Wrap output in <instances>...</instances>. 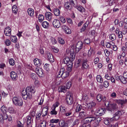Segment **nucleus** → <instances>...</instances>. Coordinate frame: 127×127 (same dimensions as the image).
I'll return each mask as SVG.
<instances>
[{
	"mask_svg": "<svg viewBox=\"0 0 127 127\" xmlns=\"http://www.w3.org/2000/svg\"><path fill=\"white\" fill-rule=\"evenodd\" d=\"M35 91V87H27L25 90H22V96L23 99L25 100L28 98H31L32 93L34 94Z\"/></svg>",
	"mask_w": 127,
	"mask_h": 127,
	"instance_id": "nucleus-1",
	"label": "nucleus"
},
{
	"mask_svg": "<svg viewBox=\"0 0 127 127\" xmlns=\"http://www.w3.org/2000/svg\"><path fill=\"white\" fill-rule=\"evenodd\" d=\"M2 113H0V119L1 120H3L6 119L8 118L7 114L8 111V109L7 107L3 106L1 108Z\"/></svg>",
	"mask_w": 127,
	"mask_h": 127,
	"instance_id": "nucleus-2",
	"label": "nucleus"
},
{
	"mask_svg": "<svg viewBox=\"0 0 127 127\" xmlns=\"http://www.w3.org/2000/svg\"><path fill=\"white\" fill-rule=\"evenodd\" d=\"M13 103L16 106H21L23 105V101L20 97H14L12 99Z\"/></svg>",
	"mask_w": 127,
	"mask_h": 127,
	"instance_id": "nucleus-3",
	"label": "nucleus"
},
{
	"mask_svg": "<svg viewBox=\"0 0 127 127\" xmlns=\"http://www.w3.org/2000/svg\"><path fill=\"white\" fill-rule=\"evenodd\" d=\"M75 50V47L73 46H72L70 51L69 49H67L66 50V52L67 54L69 53L70 56V59H71L72 61L74 60L75 57V55L74 53V51Z\"/></svg>",
	"mask_w": 127,
	"mask_h": 127,
	"instance_id": "nucleus-4",
	"label": "nucleus"
},
{
	"mask_svg": "<svg viewBox=\"0 0 127 127\" xmlns=\"http://www.w3.org/2000/svg\"><path fill=\"white\" fill-rule=\"evenodd\" d=\"M105 104L106 106H109L108 110L110 111H112L116 109L117 108V105L115 104H110L109 105V102L107 101H105Z\"/></svg>",
	"mask_w": 127,
	"mask_h": 127,
	"instance_id": "nucleus-5",
	"label": "nucleus"
},
{
	"mask_svg": "<svg viewBox=\"0 0 127 127\" xmlns=\"http://www.w3.org/2000/svg\"><path fill=\"white\" fill-rule=\"evenodd\" d=\"M59 122L58 119H52L50 120L49 127H57L58 126V123Z\"/></svg>",
	"mask_w": 127,
	"mask_h": 127,
	"instance_id": "nucleus-6",
	"label": "nucleus"
},
{
	"mask_svg": "<svg viewBox=\"0 0 127 127\" xmlns=\"http://www.w3.org/2000/svg\"><path fill=\"white\" fill-rule=\"evenodd\" d=\"M67 94L66 99V102L68 104L70 105L73 102L72 95L71 94L68 95V92L67 93Z\"/></svg>",
	"mask_w": 127,
	"mask_h": 127,
	"instance_id": "nucleus-7",
	"label": "nucleus"
},
{
	"mask_svg": "<svg viewBox=\"0 0 127 127\" xmlns=\"http://www.w3.org/2000/svg\"><path fill=\"white\" fill-rule=\"evenodd\" d=\"M121 115L122 113L121 111H118L114 114L113 117L110 118V122L112 121L113 120H118Z\"/></svg>",
	"mask_w": 127,
	"mask_h": 127,
	"instance_id": "nucleus-8",
	"label": "nucleus"
},
{
	"mask_svg": "<svg viewBox=\"0 0 127 127\" xmlns=\"http://www.w3.org/2000/svg\"><path fill=\"white\" fill-rule=\"evenodd\" d=\"M101 120V119L100 117H98L96 119L95 117L93 118L92 122L93 123L92 125L93 126L95 127L98 126Z\"/></svg>",
	"mask_w": 127,
	"mask_h": 127,
	"instance_id": "nucleus-9",
	"label": "nucleus"
},
{
	"mask_svg": "<svg viewBox=\"0 0 127 127\" xmlns=\"http://www.w3.org/2000/svg\"><path fill=\"white\" fill-rule=\"evenodd\" d=\"M83 45V43L81 41H79L77 42L76 46L75 52L76 53H78L82 48Z\"/></svg>",
	"mask_w": 127,
	"mask_h": 127,
	"instance_id": "nucleus-10",
	"label": "nucleus"
},
{
	"mask_svg": "<svg viewBox=\"0 0 127 127\" xmlns=\"http://www.w3.org/2000/svg\"><path fill=\"white\" fill-rule=\"evenodd\" d=\"M53 25L54 27L58 28L61 26L60 22L58 20L55 19L53 21Z\"/></svg>",
	"mask_w": 127,
	"mask_h": 127,
	"instance_id": "nucleus-11",
	"label": "nucleus"
},
{
	"mask_svg": "<svg viewBox=\"0 0 127 127\" xmlns=\"http://www.w3.org/2000/svg\"><path fill=\"white\" fill-rule=\"evenodd\" d=\"M96 99L98 101H100L102 100L103 101L105 102L106 100V98L104 96H102L101 94H99L97 95Z\"/></svg>",
	"mask_w": 127,
	"mask_h": 127,
	"instance_id": "nucleus-12",
	"label": "nucleus"
},
{
	"mask_svg": "<svg viewBox=\"0 0 127 127\" xmlns=\"http://www.w3.org/2000/svg\"><path fill=\"white\" fill-rule=\"evenodd\" d=\"M10 76L12 81H15L18 78V76L16 73L14 71H12L10 73Z\"/></svg>",
	"mask_w": 127,
	"mask_h": 127,
	"instance_id": "nucleus-13",
	"label": "nucleus"
},
{
	"mask_svg": "<svg viewBox=\"0 0 127 127\" xmlns=\"http://www.w3.org/2000/svg\"><path fill=\"white\" fill-rule=\"evenodd\" d=\"M104 113L103 108H100L96 110L95 111V114L97 116H101L103 115Z\"/></svg>",
	"mask_w": 127,
	"mask_h": 127,
	"instance_id": "nucleus-14",
	"label": "nucleus"
},
{
	"mask_svg": "<svg viewBox=\"0 0 127 127\" xmlns=\"http://www.w3.org/2000/svg\"><path fill=\"white\" fill-rule=\"evenodd\" d=\"M46 19L49 21H51L52 18V14L50 12H47L45 14Z\"/></svg>",
	"mask_w": 127,
	"mask_h": 127,
	"instance_id": "nucleus-15",
	"label": "nucleus"
},
{
	"mask_svg": "<svg viewBox=\"0 0 127 127\" xmlns=\"http://www.w3.org/2000/svg\"><path fill=\"white\" fill-rule=\"evenodd\" d=\"M79 116L82 119L87 117V110L85 111H83L79 113Z\"/></svg>",
	"mask_w": 127,
	"mask_h": 127,
	"instance_id": "nucleus-16",
	"label": "nucleus"
},
{
	"mask_svg": "<svg viewBox=\"0 0 127 127\" xmlns=\"http://www.w3.org/2000/svg\"><path fill=\"white\" fill-rule=\"evenodd\" d=\"M42 69H38V68H36L35 71L38 75L40 77H42L44 75V74L42 70Z\"/></svg>",
	"mask_w": 127,
	"mask_h": 127,
	"instance_id": "nucleus-17",
	"label": "nucleus"
},
{
	"mask_svg": "<svg viewBox=\"0 0 127 127\" xmlns=\"http://www.w3.org/2000/svg\"><path fill=\"white\" fill-rule=\"evenodd\" d=\"M70 5L69 1H68L65 2L64 5L65 9L67 10H71L72 8L71 6H70Z\"/></svg>",
	"mask_w": 127,
	"mask_h": 127,
	"instance_id": "nucleus-18",
	"label": "nucleus"
},
{
	"mask_svg": "<svg viewBox=\"0 0 127 127\" xmlns=\"http://www.w3.org/2000/svg\"><path fill=\"white\" fill-rule=\"evenodd\" d=\"M93 110L92 109H88V110H87V117L93 119V118H95L94 116L93 113Z\"/></svg>",
	"mask_w": 127,
	"mask_h": 127,
	"instance_id": "nucleus-19",
	"label": "nucleus"
},
{
	"mask_svg": "<svg viewBox=\"0 0 127 127\" xmlns=\"http://www.w3.org/2000/svg\"><path fill=\"white\" fill-rule=\"evenodd\" d=\"M47 57L48 60L52 62H53L54 60L52 55L49 52H47Z\"/></svg>",
	"mask_w": 127,
	"mask_h": 127,
	"instance_id": "nucleus-20",
	"label": "nucleus"
},
{
	"mask_svg": "<svg viewBox=\"0 0 127 127\" xmlns=\"http://www.w3.org/2000/svg\"><path fill=\"white\" fill-rule=\"evenodd\" d=\"M33 62L35 65H36L37 67L40 66L41 64V60L37 58L34 59Z\"/></svg>",
	"mask_w": 127,
	"mask_h": 127,
	"instance_id": "nucleus-21",
	"label": "nucleus"
},
{
	"mask_svg": "<svg viewBox=\"0 0 127 127\" xmlns=\"http://www.w3.org/2000/svg\"><path fill=\"white\" fill-rule=\"evenodd\" d=\"M67 89L65 86H62L59 87L58 89V91L59 92L65 93L66 92Z\"/></svg>",
	"mask_w": 127,
	"mask_h": 127,
	"instance_id": "nucleus-22",
	"label": "nucleus"
},
{
	"mask_svg": "<svg viewBox=\"0 0 127 127\" xmlns=\"http://www.w3.org/2000/svg\"><path fill=\"white\" fill-rule=\"evenodd\" d=\"M27 12L28 14L32 17H33L34 13V10L31 8H29L27 10Z\"/></svg>",
	"mask_w": 127,
	"mask_h": 127,
	"instance_id": "nucleus-23",
	"label": "nucleus"
},
{
	"mask_svg": "<svg viewBox=\"0 0 127 127\" xmlns=\"http://www.w3.org/2000/svg\"><path fill=\"white\" fill-rule=\"evenodd\" d=\"M88 61L87 60L84 61L83 62L82 64V67L84 69H89V66L87 63Z\"/></svg>",
	"mask_w": 127,
	"mask_h": 127,
	"instance_id": "nucleus-24",
	"label": "nucleus"
},
{
	"mask_svg": "<svg viewBox=\"0 0 127 127\" xmlns=\"http://www.w3.org/2000/svg\"><path fill=\"white\" fill-rule=\"evenodd\" d=\"M67 108L64 105H62L60 106V110L62 113H64L66 112Z\"/></svg>",
	"mask_w": 127,
	"mask_h": 127,
	"instance_id": "nucleus-25",
	"label": "nucleus"
},
{
	"mask_svg": "<svg viewBox=\"0 0 127 127\" xmlns=\"http://www.w3.org/2000/svg\"><path fill=\"white\" fill-rule=\"evenodd\" d=\"M75 7L80 12L82 13H84L85 11V9L81 6H77L76 7L75 6Z\"/></svg>",
	"mask_w": 127,
	"mask_h": 127,
	"instance_id": "nucleus-26",
	"label": "nucleus"
},
{
	"mask_svg": "<svg viewBox=\"0 0 127 127\" xmlns=\"http://www.w3.org/2000/svg\"><path fill=\"white\" fill-rule=\"evenodd\" d=\"M33 118L32 117L30 116V115L28 116L27 117V124L28 125L30 124L32 122L33 120Z\"/></svg>",
	"mask_w": 127,
	"mask_h": 127,
	"instance_id": "nucleus-27",
	"label": "nucleus"
},
{
	"mask_svg": "<svg viewBox=\"0 0 127 127\" xmlns=\"http://www.w3.org/2000/svg\"><path fill=\"white\" fill-rule=\"evenodd\" d=\"M93 119L91 118H89L88 117L85 118L84 120L85 123L88 124L89 123H92Z\"/></svg>",
	"mask_w": 127,
	"mask_h": 127,
	"instance_id": "nucleus-28",
	"label": "nucleus"
},
{
	"mask_svg": "<svg viewBox=\"0 0 127 127\" xmlns=\"http://www.w3.org/2000/svg\"><path fill=\"white\" fill-rule=\"evenodd\" d=\"M53 12L55 15L56 16H59L60 14V10L57 8H55L54 9Z\"/></svg>",
	"mask_w": 127,
	"mask_h": 127,
	"instance_id": "nucleus-29",
	"label": "nucleus"
},
{
	"mask_svg": "<svg viewBox=\"0 0 127 127\" xmlns=\"http://www.w3.org/2000/svg\"><path fill=\"white\" fill-rule=\"evenodd\" d=\"M62 77L63 79H64L68 77L69 75V72L67 71H64L62 74Z\"/></svg>",
	"mask_w": 127,
	"mask_h": 127,
	"instance_id": "nucleus-30",
	"label": "nucleus"
},
{
	"mask_svg": "<svg viewBox=\"0 0 127 127\" xmlns=\"http://www.w3.org/2000/svg\"><path fill=\"white\" fill-rule=\"evenodd\" d=\"M82 108V105H81L78 104L76 108L75 111L76 112H79L81 110Z\"/></svg>",
	"mask_w": 127,
	"mask_h": 127,
	"instance_id": "nucleus-31",
	"label": "nucleus"
},
{
	"mask_svg": "<svg viewBox=\"0 0 127 127\" xmlns=\"http://www.w3.org/2000/svg\"><path fill=\"white\" fill-rule=\"evenodd\" d=\"M42 27L44 28L48 29L49 26V23L46 22H43L42 24Z\"/></svg>",
	"mask_w": 127,
	"mask_h": 127,
	"instance_id": "nucleus-32",
	"label": "nucleus"
},
{
	"mask_svg": "<svg viewBox=\"0 0 127 127\" xmlns=\"http://www.w3.org/2000/svg\"><path fill=\"white\" fill-rule=\"evenodd\" d=\"M47 122L46 121H43L39 124V127H46Z\"/></svg>",
	"mask_w": 127,
	"mask_h": 127,
	"instance_id": "nucleus-33",
	"label": "nucleus"
},
{
	"mask_svg": "<svg viewBox=\"0 0 127 127\" xmlns=\"http://www.w3.org/2000/svg\"><path fill=\"white\" fill-rule=\"evenodd\" d=\"M88 23L86 22L85 23L83 27L80 29V32H82L86 30V27L88 26Z\"/></svg>",
	"mask_w": 127,
	"mask_h": 127,
	"instance_id": "nucleus-34",
	"label": "nucleus"
},
{
	"mask_svg": "<svg viewBox=\"0 0 127 127\" xmlns=\"http://www.w3.org/2000/svg\"><path fill=\"white\" fill-rule=\"evenodd\" d=\"M64 68H61L60 71L58 72V74L57 75V77L59 78H60L62 76V74L63 72L64 71Z\"/></svg>",
	"mask_w": 127,
	"mask_h": 127,
	"instance_id": "nucleus-35",
	"label": "nucleus"
},
{
	"mask_svg": "<svg viewBox=\"0 0 127 127\" xmlns=\"http://www.w3.org/2000/svg\"><path fill=\"white\" fill-rule=\"evenodd\" d=\"M114 45V43L112 42H107L106 43V47L107 48H111L112 47L113 45Z\"/></svg>",
	"mask_w": 127,
	"mask_h": 127,
	"instance_id": "nucleus-36",
	"label": "nucleus"
},
{
	"mask_svg": "<svg viewBox=\"0 0 127 127\" xmlns=\"http://www.w3.org/2000/svg\"><path fill=\"white\" fill-rule=\"evenodd\" d=\"M95 105V103L94 102H92L89 103L88 105L89 106L88 109H92L91 108L93 107H94Z\"/></svg>",
	"mask_w": 127,
	"mask_h": 127,
	"instance_id": "nucleus-37",
	"label": "nucleus"
},
{
	"mask_svg": "<svg viewBox=\"0 0 127 127\" xmlns=\"http://www.w3.org/2000/svg\"><path fill=\"white\" fill-rule=\"evenodd\" d=\"M64 122L63 120H60L59 119V122L58 123V126L61 127H64Z\"/></svg>",
	"mask_w": 127,
	"mask_h": 127,
	"instance_id": "nucleus-38",
	"label": "nucleus"
},
{
	"mask_svg": "<svg viewBox=\"0 0 127 127\" xmlns=\"http://www.w3.org/2000/svg\"><path fill=\"white\" fill-rule=\"evenodd\" d=\"M96 79L97 81L100 83L103 82V79L101 76L100 75H98L96 77Z\"/></svg>",
	"mask_w": 127,
	"mask_h": 127,
	"instance_id": "nucleus-39",
	"label": "nucleus"
},
{
	"mask_svg": "<svg viewBox=\"0 0 127 127\" xmlns=\"http://www.w3.org/2000/svg\"><path fill=\"white\" fill-rule=\"evenodd\" d=\"M70 61V59L68 57H66L63 60V62L64 64H68V62Z\"/></svg>",
	"mask_w": 127,
	"mask_h": 127,
	"instance_id": "nucleus-40",
	"label": "nucleus"
},
{
	"mask_svg": "<svg viewBox=\"0 0 127 127\" xmlns=\"http://www.w3.org/2000/svg\"><path fill=\"white\" fill-rule=\"evenodd\" d=\"M44 16L42 14H40L38 15V18L39 22H41L44 20Z\"/></svg>",
	"mask_w": 127,
	"mask_h": 127,
	"instance_id": "nucleus-41",
	"label": "nucleus"
},
{
	"mask_svg": "<svg viewBox=\"0 0 127 127\" xmlns=\"http://www.w3.org/2000/svg\"><path fill=\"white\" fill-rule=\"evenodd\" d=\"M10 39L12 42L14 43L16 42L17 41V39L16 36H11Z\"/></svg>",
	"mask_w": 127,
	"mask_h": 127,
	"instance_id": "nucleus-42",
	"label": "nucleus"
},
{
	"mask_svg": "<svg viewBox=\"0 0 127 127\" xmlns=\"http://www.w3.org/2000/svg\"><path fill=\"white\" fill-rule=\"evenodd\" d=\"M13 12L15 14H16L18 10L17 8V6L16 5H14L12 8Z\"/></svg>",
	"mask_w": 127,
	"mask_h": 127,
	"instance_id": "nucleus-43",
	"label": "nucleus"
},
{
	"mask_svg": "<svg viewBox=\"0 0 127 127\" xmlns=\"http://www.w3.org/2000/svg\"><path fill=\"white\" fill-rule=\"evenodd\" d=\"M79 123V120L78 119H76L74 120V121L73 123L72 124V125L73 126L75 125H77Z\"/></svg>",
	"mask_w": 127,
	"mask_h": 127,
	"instance_id": "nucleus-44",
	"label": "nucleus"
},
{
	"mask_svg": "<svg viewBox=\"0 0 127 127\" xmlns=\"http://www.w3.org/2000/svg\"><path fill=\"white\" fill-rule=\"evenodd\" d=\"M76 0H69V2L71 5L75 7L76 5L75 2L76 1Z\"/></svg>",
	"mask_w": 127,
	"mask_h": 127,
	"instance_id": "nucleus-45",
	"label": "nucleus"
},
{
	"mask_svg": "<svg viewBox=\"0 0 127 127\" xmlns=\"http://www.w3.org/2000/svg\"><path fill=\"white\" fill-rule=\"evenodd\" d=\"M109 38L112 41H113L116 39V36L114 34H111L109 35Z\"/></svg>",
	"mask_w": 127,
	"mask_h": 127,
	"instance_id": "nucleus-46",
	"label": "nucleus"
},
{
	"mask_svg": "<svg viewBox=\"0 0 127 127\" xmlns=\"http://www.w3.org/2000/svg\"><path fill=\"white\" fill-rule=\"evenodd\" d=\"M31 77L34 80H36L37 78L36 74L34 73H32L30 75Z\"/></svg>",
	"mask_w": 127,
	"mask_h": 127,
	"instance_id": "nucleus-47",
	"label": "nucleus"
},
{
	"mask_svg": "<svg viewBox=\"0 0 127 127\" xmlns=\"http://www.w3.org/2000/svg\"><path fill=\"white\" fill-rule=\"evenodd\" d=\"M121 77V78L120 79V81L123 84L126 83L127 82L126 78L123 77L122 76Z\"/></svg>",
	"mask_w": 127,
	"mask_h": 127,
	"instance_id": "nucleus-48",
	"label": "nucleus"
},
{
	"mask_svg": "<svg viewBox=\"0 0 127 127\" xmlns=\"http://www.w3.org/2000/svg\"><path fill=\"white\" fill-rule=\"evenodd\" d=\"M64 115L66 116H70L72 114V112L71 110L68 111L66 112H64Z\"/></svg>",
	"mask_w": 127,
	"mask_h": 127,
	"instance_id": "nucleus-49",
	"label": "nucleus"
},
{
	"mask_svg": "<svg viewBox=\"0 0 127 127\" xmlns=\"http://www.w3.org/2000/svg\"><path fill=\"white\" fill-rule=\"evenodd\" d=\"M117 102L121 105H123L126 102V101L123 100H119L117 101Z\"/></svg>",
	"mask_w": 127,
	"mask_h": 127,
	"instance_id": "nucleus-50",
	"label": "nucleus"
},
{
	"mask_svg": "<svg viewBox=\"0 0 127 127\" xmlns=\"http://www.w3.org/2000/svg\"><path fill=\"white\" fill-rule=\"evenodd\" d=\"M59 19L63 23H64L65 22V19L63 16H60Z\"/></svg>",
	"mask_w": 127,
	"mask_h": 127,
	"instance_id": "nucleus-51",
	"label": "nucleus"
},
{
	"mask_svg": "<svg viewBox=\"0 0 127 127\" xmlns=\"http://www.w3.org/2000/svg\"><path fill=\"white\" fill-rule=\"evenodd\" d=\"M110 118L105 119L104 121V123L106 125H109L110 123Z\"/></svg>",
	"mask_w": 127,
	"mask_h": 127,
	"instance_id": "nucleus-52",
	"label": "nucleus"
},
{
	"mask_svg": "<svg viewBox=\"0 0 127 127\" xmlns=\"http://www.w3.org/2000/svg\"><path fill=\"white\" fill-rule=\"evenodd\" d=\"M59 42L62 44H63L64 43V41L63 39L61 38H59L58 39Z\"/></svg>",
	"mask_w": 127,
	"mask_h": 127,
	"instance_id": "nucleus-53",
	"label": "nucleus"
},
{
	"mask_svg": "<svg viewBox=\"0 0 127 127\" xmlns=\"http://www.w3.org/2000/svg\"><path fill=\"white\" fill-rule=\"evenodd\" d=\"M9 63L10 65L13 66L15 64L14 60L13 59H11L9 60Z\"/></svg>",
	"mask_w": 127,
	"mask_h": 127,
	"instance_id": "nucleus-54",
	"label": "nucleus"
},
{
	"mask_svg": "<svg viewBox=\"0 0 127 127\" xmlns=\"http://www.w3.org/2000/svg\"><path fill=\"white\" fill-rule=\"evenodd\" d=\"M112 76L111 74H105V77L107 80H110Z\"/></svg>",
	"mask_w": 127,
	"mask_h": 127,
	"instance_id": "nucleus-55",
	"label": "nucleus"
},
{
	"mask_svg": "<svg viewBox=\"0 0 127 127\" xmlns=\"http://www.w3.org/2000/svg\"><path fill=\"white\" fill-rule=\"evenodd\" d=\"M50 40L51 42L53 44H56L57 42V41L55 39L52 37L51 38Z\"/></svg>",
	"mask_w": 127,
	"mask_h": 127,
	"instance_id": "nucleus-56",
	"label": "nucleus"
},
{
	"mask_svg": "<svg viewBox=\"0 0 127 127\" xmlns=\"http://www.w3.org/2000/svg\"><path fill=\"white\" fill-rule=\"evenodd\" d=\"M71 85V82L69 81L66 83V86H65L67 89H68L70 88Z\"/></svg>",
	"mask_w": 127,
	"mask_h": 127,
	"instance_id": "nucleus-57",
	"label": "nucleus"
},
{
	"mask_svg": "<svg viewBox=\"0 0 127 127\" xmlns=\"http://www.w3.org/2000/svg\"><path fill=\"white\" fill-rule=\"evenodd\" d=\"M64 32L66 34H70L71 32V29L68 28L67 29L65 30Z\"/></svg>",
	"mask_w": 127,
	"mask_h": 127,
	"instance_id": "nucleus-58",
	"label": "nucleus"
},
{
	"mask_svg": "<svg viewBox=\"0 0 127 127\" xmlns=\"http://www.w3.org/2000/svg\"><path fill=\"white\" fill-rule=\"evenodd\" d=\"M104 86L105 88H107L109 86V83L108 81H105L103 82Z\"/></svg>",
	"mask_w": 127,
	"mask_h": 127,
	"instance_id": "nucleus-59",
	"label": "nucleus"
},
{
	"mask_svg": "<svg viewBox=\"0 0 127 127\" xmlns=\"http://www.w3.org/2000/svg\"><path fill=\"white\" fill-rule=\"evenodd\" d=\"M35 115V112L34 111H32L30 113L29 115H30L31 117L33 118Z\"/></svg>",
	"mask_w": 127,
	"mask_h": 127,
	"instance_id": "nucleus-60",
	"label": "nucleus"
},
{
	"mask_svg": "<svg viewBox=\"0 0 127 127\" xmlns=\"http://www.w3.org/2000/svg\"><path fill=\"white\" fill-rule=\"evenodd\" d=\"M49 64H46L44 66V68L46 71H48L49 70Z\"/></svg>",
	"mask_w": 127,
	"mask_h": 127,
	"instance_id": "nucleus-61",
	"label": "nucleus"
},
{
	"mask_svg": "<svg viewBox=\"0 0 127 127\" xmlns=\"http://www.w3.org/2000/svg\"><path fill=\"white\" fill-rule=\"evenodd\" d=\"M52 51L54 52L57 53L59 51V49L56 47H54L52 48Z\"/></svg>",
	"mask_w": 127,
	"mask_h": 127,
	"instance_id": "nucleus-62",
	"label": "nucleus"
},
{
	"mask_svg": "<svg viewBox=\"0 0 127 127\" xmlns=\"http://www.w3.org/2000/svg\"><path fill=\"white\" fill-rule=\"evenodd\" d=\"M84 42L85 44L89 45L90 42V41L89 39H86L84 40Z\"/></svg>",
	"mask_w": 127,
	"mask_h": 127,
	"instance_id": "nucleus-63",
	"label": "nucleus"
},
{
	"mask_svg": "<svg viewBox=\"0 0 127 127\" xmlns=\"http://www.w3.org/2000/svg\"><path fill=\"white\" fill-rule=\"evenodd\" d=\"M110 96L112 98H115L116 97V94L115 92H113L111 94Z\"/></svg>",
	"mask_w": 127,
	"mask_h": 127,
	"instance_id": "nucleus-64",
	"label": "nucleus"
}]
</instances>
